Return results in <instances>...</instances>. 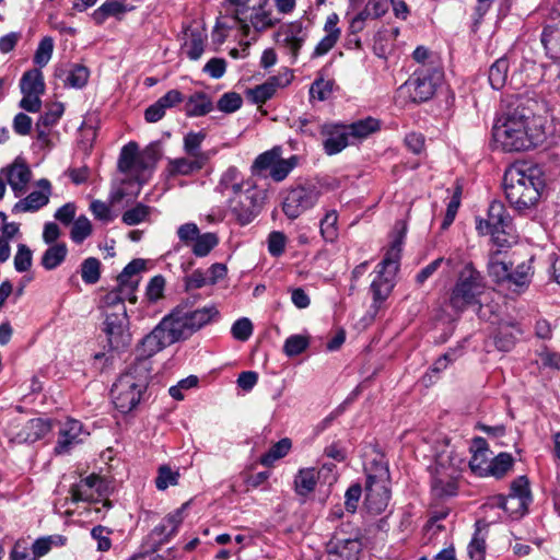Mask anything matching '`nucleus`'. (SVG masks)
Returning a JSON list of instances; mask_svg holds the SVG:
<instances>
[{
  "label": "nucleus",
  "instance_id": "1",
  "mask_svg": "<svg viewBox=\"0 0 560 560\" xmlns=\"http://www.w3.org/2000/svg\"><path fill=\"white\" fill-rule=\"evenodd\" d=\"M536 103L516 96L510 101L494 120L492 138L503 152H525L542 144L547 138L544 116L534 110Z\"/></svg>",
  "mask_w": 560,
  "mask_h": 560
},
{
  "label": "nucleus",
  "instance_id": "2",
  "mask_svg": "<svg viewBox=\"0 0 560 560\" xmlns=\"http://www.w3.org/2000/svg\"><path fill=\"white\" fill-rule=\"evenodd\" d=\"M503 185L510 205L518 212H523L537 205L545 187V179L538 166L514 165L505 171Z\"/></svg>",
  "mask_w": 560,
  "mask_h": 560
},
{
  "label": "nucleus",
  "instance_id": "3",
  "mask_svg": "<svg viewBox=\"0 0 560 560\" xmlns=\"http://www.w3.org/2000/svg\"><path fill=\"white\" fill-rule=\"evenodd\" d=\"M151 372V361L136 359V361L119 375L110 389L112 400L117 410L121 413H128L138 406L148 387Z\"/></svg>",
  "mask_w": 560,
  "mask_h": 560
},
{
  "label": "nucleus",
  "instance_id": "4",
  "mask_svg": "<svg viewBox=\"0 0 560 560\" xmlns=\"http://www.w3.org/2000/svg\"><path fill=\"white\" fill-rule=\"evenodd\" d=\"M485 290V277L475 268L471 261H468L458 272L451 291L450 306L456 312H463L470 305H481L480 296Z\"/></svg>",
  "mask_w": 560,
  "mask_h": 560
},
{
  "label": "nucleus",
  "instance_id": "5",
  "mask_svg": "<svg viewBox=\"0 0 560 560\" xmlns=\"http://www.w3.org/2000/svg\"><path fill=\"white\" fill-rule=\"evenodd\" d=\"M405 233L406 225L402 224L398 236L392 242L390 247L387 249L384 258L377 266L380 269L371 283V292L375 304L383 303L389 296L394 288L393 278L398 270Z\"/></svg>",
  "mask_w": 560,
  "mask_h": 560
},
{
  "label": "nucleus",
  "instance_id": "6",
  "mask_svg": "<svg viewBox=\"0 0 560 560\" xmlns=\"http://www.w3.org/2000/svg\"><path fill=\"white\" fill-rule=\"evenodd\" d=\"M363 534L350 523L341 524L326 544L327 560H360Z\"/></svg>",
  "mask_w": 560,
  "mask_h": 560
},
{
  "label": "nucleus",
  "instance_id": "7",
  "mask_svg": "<svg viewBox=\"0 0 560 560\" xmlns=\"http://www.w3.org/2000/svg\"><path fill=\"white\" fill-rule=\"evenodd\" d=\"M388 469L386 466L374 463L366 472L364 505L370 514L383 513L389 502Z\"/></svg>",
  "mask_w": 560,
  "mask_h": 560
},
{
  "label": "nucleus",
  "instance_id": "8",
  "mask_svg": "<svg viewBox=\"0 0 560 560\" xmlns=\"http://www.w3.org/2000/svg\"><path fill=\"white\" fill-rule=\"evenodd\" d=\"M262 203L261 194L249 183L245 194L228 199V209L237 224H249L260 212Z\"/></svg>",
  "mask_w": 560,
  "mask_h": 560
},
{
  "label": "nucleus",
  "instance_id": "9",
  "mask_svg": "<svg viewBox=\"0 0 560 560\" xmlns=\"http://www.w3.org/2000/svg\"><path fill=\"white\" fill-rule=\"evenodd\" d=\"M532 501L529 480L526 476H520L512 481L508 495L498 497L497 504L511 517L520 518L528 511Z\"/></svg>",
  "mask_w": 560,
  "mask_h": 560
},
{
  "label": "nucleus",
  "instance_id": "10",
  "mask_svg": "<svg viewBox=\"0 0 560 560\" xmlns=\"http://www.w3.org/2000/svg\"><path fill=\"white\" fill-rule=\"evenodd\" d=\"M440 81V73L429 68H421L400 88L406 90L413 103H423L432 98Z\"/></svg>",
  "mask_w": 560,
  "mask_h": 560
},
{
  "label": "nucleus",
  "instance_id": "11",
  "mask_svg": "<svg viewBox=\"0 0 560 560\" xmlns=\"http://www.w3.org/2000/svg\"><path fill=\"white\" fill-rule=\"evenodd\" d=\"M319 196L320 191L315 186H298L288 191L282 210L289 219L294 220L313 208Z\"/></svg>",
  "mask_w": 560,
  "mask_h": 560
},
{
  "label": "nucleus",
  "instance_id": "12",
  "mask_svg": "<svg viewBox=\"0 0 560 560\" xmlns=\"http://www.w3.org/2000/svg\"><path fill=\"white\" fill-rule=\"evenodd\" d=\"M477 230L481 234H491L500 240L499 235H510L513 231L512 218L501 201L493 200L488 209L487 219H479Z\"/></svg>",
  "mask_w": 560,
  "mask_h": 560
},
{
  "label": "nucleus",
  "instance_id": "13",
  "mask_svg": "<svg viewBox=\"0 0 560 560\" xmlns=\"http://www.w3.org/2000/svg\"><path fill=\"white\" fill-rule=\"evenodd\" d=\"M129 318L126 310L120 312L105 311L104 332L107 336L112 349H120L129 345L130 334L128 332Z\"/></svg>",
  "mask_w": 560,
  "mask_h": 560
},
{
  "label": "nucleus",
  "instance_id": "14",
  "mask_svg": "<svg viewBox=\"0 0 560 560\" xmlns=\"http://www.w3.org/2000/svg\"><path fill=\"white\" fill-rule=\"evenodd\" d=\"M161 322L173 343L186 340L197 332L196 326L190 323L187 315V305H177Z\"/></svg>",
  "mask_w": 560,
  "mask_h": 560
},
{
  "label": "nucleus",
  "instance_id": "15",
  "mask_svg": "<svg viewBox=\"0 0 560 560\" xmlns=\"http://www.w3.org/2000/svg\"><path fill=\"white\" fill-rule=\"evenodd\" d=\"M320 135L324 137V151L328 155L340 153L349 144H352L346 125L343 124H323Z\"/></svg>",
  "mask_w": 560,
  "mask_h": 560
},
{
  "label": "nucleus",
  "instance_id": "16",
  "mask_svg": "<svg viewBox=\"0 0 560 560\" xmlns=\"http://www.w3.org/2000/svg\"><path fill=\"white\" fill-rule=\"evenodd\" d=\"M293 74L285 70L284 73L270 77L265 83L247 91V97L257 105L270 100L279 88H284L291 83Z\"/></svg>",
  "mask_w": 560,
  "mask_h": 560
},
{
  "label": "nucleus",
  "instance_id": "17",
  "mask_svg": "<svg viewBox=\"0 0 560 560\" xmlns=\"http://www.w3.org/2000/svg\"><path fill=\"white\" fill-rule=\"evenodd\" d=\"M37 186L40 190L32 191L25 198L18 201L13 206V212H34L49 202V196L51 194L50 182L46 178H42L37 182Z\"/></svg>",
  "mask_w": 560,
  "mask_h": 560
},
{
  "label": "nucleus",
  "instance_id": "18",
  "mask_svg": "<svg viewBox=\"0 0 560 560\" xmlns=\"http://www.w3.org/2000/svg\"><path fill=\"white\" fill-rule=\"evenodd\" d=\"M82 423L75 419H68L59 430L58 441L54 448L55 454L62 455L69 453L74 445L82 442Z\"/></svg>",
  "mask_w": 560,
  "mask_h": 560
},
{
  "label": "nucleus",
  "instance_id": "19",
  "mask_svg": "<svg viewBox=\"0 0 560 560\" xmlns=\"http://www.w3.org/2000/svg\"><path fill=\"white\" fill-rule=\"evenodd\" d=\"M171 345H173V341L171 340L165 328L162 326V322H160V324L142 339L138 349V359H145L150 361V358L153 354Z\"/></svg>",
  "mask_w": 560,
  "mask_h": 560
},
{
  "label": "nucleus",
  "instance_id": "20",
  "mask_svg": "<svg viewBox=\"0 0 560 560\" xmlns=\"http://www.w3.org/2000/svg\"><path fill=\"white\" fill-rule=\"evenodd\" d=\"M522 329L518 324L514 322L501 323L492 336V345L500 352L512 351L518 340V336L522 335Z\"/></svg>",
  "mask_w": 560,
  "mask_h": 560
},
{
  "label": "nucleus",
  "instance_id": "21",
  "mask_svg": "<svg viewBox=\"0 0 560 560\" xmlns=\"http://www.w3.org/2000/svg\"><path fill=\"white\" fill-rule=\"evenodd\" d=\"M54 75L56 79H60L63 85L72 89H82L88 83L90 71L82 65H70L67 68L63 65L55 68Z\"/></svg>",
  "mask_w": 560,
  "mask_h": 560
},
{
  "label": "nucleus",
  "instance_id": "22",
  "mask_svg": "<svg viewBox=\"0 0 560 560\" xmlns=\"http://www.w3.org/2000/svg\"><path fill=\"white\" fill-rule=\"evenodd\" d=\"M470 452L471 458L469 460V468L475 475L486 477L491 462L488 456L489 445L486 439L481 436L474 438L470 445Z\"/></svg>",
  "mask_w": 560,
  "mask_h": 560
},
{
  "label": "nucleus",
  "instance_id": "23",
  "mask_svg": "<svg viewBox=\"0 0 560 560\" xmlns=\"http://www.w3.org/2000/svg\"><path fill=\"white\" fill-rule=\"evenodd\" d=\"M182 522V510L168 514L152 529L150 538L159 546L167 542L177 533Z\"/></svg>",
  "mask_w": 560,
  "mask_h": 560
},
{
  "label": "nucleus",
  "instance_id": "24",
  "mask_svg": "<svg viewBox=\"0 0 560 560\" xmlns=\"http://www.w3.org/2000/svg\"><path fill=\"white\" fill-rule=\"evenodd\" d=\"M541 44L549 58L560 60V12L544 27Z\"/></svg>",
  "mask_w": 560,
  "mask_h": 560
},
{
  "label": "nucleus",
  "instance_id": "25",
  "mask_svg": "<svg viewBox=\"0 0 560 560\" xmlns=\"http://www.w3.org/2000/svg\"><path fill=\"white\" fill-rule=\"evenodd\" d=\"M206 164L202 156L172 159L166 165V173L170 177L189 176L202 170Z\"/></svg>",
  "mask_w": 560,
  "mask_h": 560
},
{
  "label": "nucleus",
  "instance_id": "26",
  "mask_svg": "<svg viewBox=\"0 0 560 560\" xmlns=\"http://www.w3.org/2000/svg\"><path fill=\"white\" fill-rule=\"evenodd\" d=\"M338 21L339 19L336 13H332L327 18L324 26L326 35L316 45L312 55L314 58L326 55L336 45L340 36V28L337 26Z\"/></svg>",
  "mask_w": 560,
  "mask_h": 560
},
{
  "label": "nucleus",
  "instance_id": "27",
  "mask_svg": "<svg viewBox=\"0 0 560 560\" xmlns=\"http://www.w3.org/2000/svg\"><path fill=\"white\" fill-rule=\"evenodd\" d=\"M431 489L438 498H450L457 494V479L451 475H446L444 469L435 468L432 476Z\"/></svg>",
  "mask_w": 560,
  "mask_h": 560
},
{
  "label": "nucleus",
  "instance_id": "28",
  "mask_svg": "<svg viewBox=\"0 0 560 560\" xmlns=\"http://www.w3.org/2000/svg\"><path fill=\"white\" fill-rule=\"evenodd\" d=\"M49 431V421L42 418H34L23 425L15 439L20 443H34L44 438Z\"/></svg>",
  "mask_w": 560,
  "mask_h": 560
},
{
  "label": "nucleus",
  "instance_id": "29",
  "mask_svg": "<svg viewBox=\"0 0 560 560\" xmlns=\"http://www.w3.org/2000/svg\"><path fill=\"white\" fill-rule=\"evenodd\" d=\"M32 172L23 161H15L8 171V183L15 196H20L31 180Z\"/></svg>",
  "mask_w": 560,
  "mask_h": 560
},
{
  "label": "nucleus",
  "instance_id": "30",
  "mask_svg": "<svg viewBox=\"0 0 560 560\" xmlns=\"http://www.w3.org/2000/svg\"><path fill=\"white\" fill-rule=\"evenodd\" d=\"M213 109V103L205 92H195L185 100V114L187 117H201Z\"/></svg>",
  "mask_w": 560,
  "mask_h": 560
},
{
  "label": "nucleus",
  "instance_id": "31",
  "mask_svg": "<svg viewBox=\"0 0 560 560\" xmlns=\"http://www.w3.org/2000/svg\"><path fill=\"white\" fill-rule=\"evenodd\" d=\"M348 135L352 141L366 139L381 129V121L373 117H366L346 125Z\"/></svg>",
  "mask_w": 560,
  "mask_h": 560
},
{
  "label": "nucleus",
  "instance_id": "32",
  "mask_svg": "<svg viewBox=\"0 0 560 560\" xmlns=\"http://www.w3.org/2000/svg\"><path fill=\"white\" fill-rule=\"evenodd\" d=\"M268 0H262L259 5L254 7V13L250 15V24L257 32L265 31L278 24L281 19L275 16L272 11L267 9Z\"/></svg>",
  "mask_w": 560,
  "mask_h": 560
},
{
  "label": "nucleus",
  "instance_id": "33",
  "mask_svg": "<svg viewBox=\"0 0 560 560\" xmlns=\"http://www.w3.org/2000/svg\"><path fill=\"white\" fill-rule=\"evenodd\" d=\"M94 485H96L95 474L82 478L79 482L72 485L70 488L71 501L97 502L94 494Z\"/></svg>",
  "mask_w": 560,
  "mask_h": 560
},
{
  "label": "nucleus",
  "instance_id": "34",
  "mask_svg": "<svg viewBox=\"0 0 560 560\" xmlns=\"http://www.w3.org/2000/svg\"><path fill=\"white\" fill-rule=\"evenodd\" d=\"M250 0H225V12L231 15L240 25L244 34H248L249 24L247 23V13L249 11Z\"/></svg>",
  "mask_w": 560,
  "mask_h": 560
},
{
  "label": "nucleus",
  "instance_id": "35",
  "mask_svg": "<svg viewBox=\"0 0 560 560\" xmlns=\"http://www.w3.org/2000/svg\"><path fill=\"white\" fill-rule=\"evenodd\" d=\"M130 10L131 8H127L119 1L108 0L93 12L92 18L97 25H101L109 16H115L120 20L121 16Z\"/></svg>",
  "mask_w": 560,
  "mask_h": 560
},
{
  "label": "nucleus",
  "instance_id": "36",
  "mask_svg": "<svg viewBox=\"0 0 560 560\" xmlns=\"http://www.w3.org/2000/svg\"><path fill=\"white\" fill-rule=\"evenodd\" d=\"M20 89L22 93L44 94L45 82L42 71L32 69L24 72L20 81Z\"/></svg>",
  "mask_w": 560,
  "mask_h": 560
},
{
  "label": "nucleus",
  "instance_id": "37",
  "mask_svg": "<svg viewBox=\"0 0 560 560\" xmlns=\"http://www.w3.org/2000/svg\"><path fill=\"white\" fill-rule=\"evenodd\" d=\"M510 63L508 58L497 59L489 68L488 80L493 90H501L508 80Z\"/></svg>",
  "mask_w": 560,
  "mask_h": 560
},
{
  "label": "nucleus",
  "instance_id": "38",
  "mask_svg": "<svg viewBox=\"0 0 560 560\" xmlns=\"http://www.w3.org/2000/svg\"><path fill=\"white\" fill-rule=\"evenodd\" d=\"M187 315L190 323L196 326V331H198L211 322L217 320L220 313L214 305H208L196 310L187 307Z\"/></svg>",
  "mask_w": 560,
  "mask_h": 560
},
{
  "label": "nucleus",
  "instance_id": "39",
  "mask_svg": "<svg viewBox=\"0 0 560 560\" xmlns=\"http://www.w3.org/2000/svg\"><path fill=\"white\" fill-rule=\"evenodd\" d=\"M316 483L317 471L314 468L301 469L294 479L295 492L305 497L315 490Z\"/></svg>",
  "mask_w": 560,
  "mask_h": 560
},
{
  "label": "nucleus",
  "instance_id": "40",
  "mask_svg": "<svg viewBox=\"0 0 560 560\" xmlns=\"http://www.w3.org/2000/svg\"><path fill=\"white\" fill-rule=\"evenodd\" d=\"M206 139V133L202 131L194 132L190 131L184 137L183 149L185 153L190 158L199 159V156L203 158L205 162H208L209 155L206 152L200 150L203 140Z\"/></svg>",
  "mask_w": 560,
  "mask_h": 560
},
{
  "label": "nucleus",
  "instance_id": "41",
  "mask_svg": "<svg viewBox=\"0 0 560 560\" xmlns=\"http://www.w3.org/2000/svg\"><path fill=\"white\" fill-rule=\"evenodd\" d=\"M207 34L199 30L189 32V39L184 44L183 48L190 60H198L205 50V42Z\"/></svg>",
  "mask_w": 560,
  "mask_h": 560
},
{
  "label": "nucleus",
  "instance_id": "42",
  "mask_svg": "<svg viewBox=\"0 0 560 560\" xmlns=\"http://www.w3.org/2000/svg\"><path fill=\"white\" fill-rule=\"evenodd\" d=\"M283 34V42L291 51L292 56L295 58L304 43V36L302 35V23L293 22L287 25Z\"/></svg>",
  "mask_w": 560,
  "mask_h": 560
},
{
  "label": "nucleus",
  "instance_id": "43",
  "mask_svg": "<svg viewBox=\"0 0 560 560\" xmlns=\"http://www.w3.org/2000/svg\"><path fill=\"white\" fill-rule=\"evenodd\" d=\"M68 253L66 244H55L47 248L42 257V266L46 270L57 268L66 258Z\"/></svg>",
  "mask_w": 560,
  "mask_h": 560
},
{
  "label": "nucleus",
  "instance_id": "44",
  "mask_svg": "<svg viewBox=\"0 0 560 560\" xmlns=\"http://www.w3.org/2000/svg\"><path fill=\"white\" fill-rule=\"evenodd\" d=\"M501 252L490 255L488 260V273L495 282L509 280L510 266L506 261L500 259Z\"/></svg>",
  "mask_w": 560,
  "mask_h": 560
},
{
  "label": "nucleus",
  "instance_id": "45",
  "mask_svg": "<svg viewBox=\"0 0 560 560\" xmlns=\"http://www.w3.org/2000/svg\"><path fill=\"white\" fill-rule=\"evenodd\" d=\"M513 464V456L510 453L502 452L491 459L487 476L502 478L509 470L512 469Z\"/></svg>",
  "mask_w": 560,
  "mask_h": 560
},
{
  "label": "nucleus",
  "instance_id": "46",
  "mask_svg": "<svg viewBox=\"0 0 560 560\" xmlns=\"http://www.w3.org/2000/svg\"><path fill=\"white\" fill-rule=\"evenodd\" d=\"M138 158V144L129 142L122 147L118 158V170L121 173H129L135 170Z\"/></svg>",
  "mask_w": 560,
  "mask_h": 560
},
{
  "label": "nucleus",
  "instance_id": "47",
  "mask_svg": "<svg viewBox=\"0 0 560 560\" xmlns=\"http://www.w3.org/2000/svg\"><path fill=\"white\" fill-rule=\"evenodd\" d=\"M292 443L288 438L281 439L275 443L270 450L260 458V463L265 466L272 465L276 460L284 457L291 450Z\"/></svg>",
  "mask_w": 560,
  "mask_h": 560
},
{
  "label": "nucleus",
  "instance_id": "48",
  "mask_svg": "<svg viewBox=\"0 0 560 560\" xmlns=\"http://www.w3.org/2000/svg\"><path fill=\"white\" fill-rule=\"evenodd\" d=\"M219 243L217 234L208 232L199 234L192 245V253L197 257L207 256Z\"/></svg>",
  "mask_w": 560,
  "mask_h": 560
},
{
  "label": "nucleus",
  "instance_id": "49",
  "mask_svg": "<svg viewBox=\"0 0 560 560\" xmlns=\"http://www.w3.org/2000/svg\"><path fill=\"white\" fill-rule=\"evenodd\" d=\"M101 277V261L95 257H89L81 264V278L86 284H95Z\"/></svg>",
  "mask_w": 560,
  "mask_h": 560
},
{
  "label": "nucleus",
  "instance_id": "50",
  "mask_svg": "<svg viewBox=\"0 0 560 560\" xmlns=\"http://www.w3.org/2000/svg\"><path fill=\"white\" fill-rule=\"evenodd\" d=\"M150 212L151 208L149 206L139 202L122 213L121 221L129 226L137 225L147 221Z\"/></svg>",
  "mask_w": 560,
  "mask_h": 560
},
{
  "label": "nucleus",
  "instance_id": "51",
  "mask_svg": "<svg viewBox=\"0 0 560 560\" xmlns=\"http://www.w3.org/2000/svg\"><path fill=\"white\" fill-rule=\"evenodd\" d=\"M179 477L180 475L177 470H173L167 465H162L158 470L155 487L161 491L166 490L170 486L178 485Z\"/></svg>",
  "mask_w": 560,
  "mask_h": 560
},
{
  "label": "nucleus",
  "instance_id": "52",
  "mask_svg": "<svg viewBox=\"0 0 560 560\" xmlns=\"http://www.w3.org/2000/svg\"><path fill=\"white\" fill-rule=\"evenodd\" d=\"M91 233L92 224L85 215H80L77 220L73 221L70 236L74 243L81 244L91 235Z\"/></svg>",
  "mask_w": 560,
  "mask_h": 560
},
{
  "label": "nucleus",
  "instance_id": "53",
  "mask_svg": "<svg viewBox=\"0 0 560 560\" xmlns=\"http://www.w3.org/2000/svg\"><path fill=\"white\" fill-rule=\"evenodd\" d=\"M338 214L335 210L328 211L320 220V234L327 242H332L337 235Z\"/></svg>",
  "mask_w": 560,
  "mask_h": 560
},
{
  "label": "nucleus",
  "instance_id": "54",
  "mask_svg": "<svg viewBox=\"0 0 560 560\" xmlns=\"http://www.w3.org/2000/svg\"><path fill=\"white\" fill-rule=\"evenodd\" d=\"M296 156H291L288 160L280 159V156L276 160L275 165L270 171V176L276 182L283 180L289 173L296 166Z\"/></svg>",
  "mask_w": 560,
  "mask_h": 560
},
{
  "label": "nucleus",
  "instance_id": "55",
  "mask_svg": "<svg viewBox=\"0 0 560 560\" xmlns=\"http://www.w3.org/2000/svg\"><path fill=\"white\" fill-rule=\"evenodd\" d=\"M280 156V149L273 148L259 154L252 166L254 173H260L262 171H271L276 160Z\"/></svg>",
  "mask_w": 560,
  "mask_h": 560
},
{
  "label": "nucleus",
  "instance_id": "56",
  "mask_svg": "<svg viewBox=\"0 0 560 560\" xmlns=\"http://www.w3.org/2000/svg\"><path fill=\"white\" fill-rule=\"evenodd\" d=\"M532 275L530 264L524 261L517 265L513 271L510 270L509 281L520 288L526 287L530 282Z\"/></svg>",
  "mask_w": 560,
  "mask_h": 560
},
{
  "label": "nucleus",
  "instance_id": "57",
  "mask_svg": "<svg viewBox=\"0 0 560 560\" xmlns=\"http://www.w3.org/2000/svg\"><path fill=\"white\" fill-rule=\"evenodd\" d=\"M242 96L236 92H226L218 101L217 107L225 114H232L241 108Z\"/></svg>",
  "mask_w": 560,
  "mask_h": 560
},
{
  "label": "nucleus",
  "instance_id": "58",
  "mask_svg": "<svg viewBox=\"0 0 560 560\" xmlns=\"http://www.w3.org/2000/svg\"><path fill=\"white\" fill-rule=\"evenodd\" d=\"M308 339L302 335H292L284 341L283 351L288 357H296L306 350Z\"/></svg>",
  "mask_w": 560,
  "mask_h": 560
},
{
  "label": "nucleus",
  "instance_id": "59",
  "mask_svg": "<svg viewBox=\"0 0 560 560\" xmlns=\"http://www.w3.org/2000/svg\"><path fill=\"white\" fill-rule=\"evenodd\" d=\"M52 51H54L52 38L44 37L39 42L38 47L35 51L34 62L39 67H45L49 62V60L52 56Z\"/></svg>",
  "mask_w": 560,
  "mask_h": 560
},
{
  "label": "nucleus",
  "instance_id": "60",
  "mask_svg": "<svg viewBox=\"0 0 560 560\" xmlns=\"http://www.w3.org/2000/svg\"><path fill=\"white\" fill-rule=\"evenodd\" d=\"M33 262L32 250L25 244H19L14 256V268L18 272L30 270Z\"/></svg>",
  "mask_w": 560,
  "mask_h": 560
},
{
  "label": "nucleus",
  "instance_id": "61",
  "mask_svg": "<svg viewBox=\"0 0 560 560\" xmlns=\"http://www.w3.org/2000/svg\"><path fill=\"white\" fill-rule=\"evenodd\" d=\"M63 105L62 103H54L49 106V108L39 116L38 121L36 124L37 128L44 126L48 128L54 126L63 114Z\"/></svg>",
  "mask_w": 560,
  "mask_h": 560
},
{
  "label": "nucleus",
  "instance_id": "62",
  "mask_svg": "<svg viewBox=\"0 0 560 560\" xmlns=\"http://www.w3.org/2000/svg\"><path fill=\"white\" fill-rule=\"evenodd\" d=\"M334 82L324 80L323 78L316 79L310 88V95L312 98L318 101H326L332 93Z\"/></svg>",
  "mask_w": 560,
  "mask_h": 560
},
{
  "label": "nucleus",
  "instance_id": "63",
  "mask_svg": "<svg viewBox=\"0 0 560 560\" xmlns=\"http://www.w3.org/2000/svg\"><path fill=\"white\" fill-rule=\"evenodd\" d=\"M388 11L387 0H369L362 11V14L368 19H380Z\"/></svg>",
  "mask_w": 560,
  "mask_h": 560
},
{
  "label": "nucleus",
  "instance_id": "64",
  "mask_svg": "<svg viewBox=\"0 0 560 560\" xmlns=\"http://www.w3.org/2000/svg\"><path fill=\"white\" fill-rule=\"evenodd\" d=\"M231 334L238 341H246L253 335V324L247 317L238 318L231 328Z\"/></svg>",
  "mask_w": 560,
  "mask_h": 560
}]
</instances>
